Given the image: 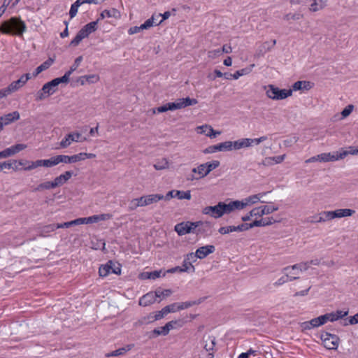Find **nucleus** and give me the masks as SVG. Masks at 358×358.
Instances as JSON below:
<instances>
[{"instance_id": "nucleus-64", "label": "nucleus", "mask_w": 358, "mask_h": 358, "mask_svg": "<svg viewBox=\"0 0 358 358\" xmlns=\"http://www.w3.org/2000/svg\"><path fill=\"white\" fill-rule=\"evenodd\" d=\"M45 98V85H43L41 89L36 94V100L41 101Z\"/></svg>"}, {"instance_id": "nucleus-45", "label": "nucleus", "mask_w": 358, "mask_h": 358, "mask_svg": "<svg viewBox=\"0 0 358 358\" xmlns=\"http://www.w3.org/2000/svg\"><path fill=\"white\" fill-rule=\"evenodd\" d=\"M348 155V151H343L341 152L337 153L336 155H331V153H329V162H334V161H336V160H338L341 159H343Z\"/></svg>"}, {"instance_id": "nucleus-2", "label": "nucleus", "mask_w": 358, "mask_h": 358, "mask_svg": "<svg viewBox=\"0 0 358 358\" xmlns=\"http://www.w3.org/2000/svg\"><path fill=\"white\" fill-rule=\"evenodd\" d=\"M266 96L273 100H282L292 94V90H280L273 85L265 86Z\"/></svg>"}, {"instance_id": "nucleus-53", "label": "nucleus", "mask_w": 358, "mask_h": 358, "mask_svg": "<svg viewBox=\"0 0 358 358\" xmlns=\"http://www.w3.org/2000/svg\"><path fill=\"white\" fill-rule=\"evenodd\" d=\"M311 327L313 328L319 327L323 325V321H322L320 316L310 320Z\"/></svg>"}, {"instance_id": "nucleus-35", "label": "nucleus", "mask_w": 358, "mask_h": 358, "mask_svg": "<svg viewBox=\"0 0 358 358\" xmlns=\"http://www.w3.org/2000/svg\"><path fill=\"white\" fill-rule=\"evenodd\" d=\"M201 302V300H198V301H190L178 303V306L177 309H178V310L180 311V310H182L184 309L189 308L193 306L198 305Z\"/></svg>"}, {"instance_id": "nucleus-59", "label": "nucleus", "mask_w": 358, "mask_h": 358, "mask_svg": "<svg viewBox=\"0 0 358 358\" xmlns=\"http://www.w3.org/2000/svg\"><path fill=\"white\" fill-rule=\"evenodd\" d=\"M354 106L353 105L347 106L341 112V115L343 117H348L353 110Z\"/></svg>"}, {"instance_id": "nucleus-19", "label": "nucleus", "mask_w": 358, "mask_h": 358, "mask_svg": "<svg viewBox=\"0 0 358 358\" xmlns=\"http://www.w3.org/2000/svg\"><path fill=\"white\" fill-rule=\"evenodd\" d=\"M327 0H313L309 10L313 13L322 10L327 6Z\"/></svg>"}, {"instance_id": "nucleus-49", "label": "nucleus", "mask_w": 358, "mask_h": 358, "mask_svg": "<svg viewBox=\"0 0 358 358\" xmlns=\"http://www.w3.org/2000/svg\"><path fill=\"white\" fill-rule=\"evenodd\" d=\"M222 210L223 214H229L234 211L233 205L231 201L228 203L222 202Z\"/></svg>"}, {"instance_id": "nucleus-11", "label": "nucleus", "mask_w": 358, "mask_h": 358, "mask_svg": "<svg viewBox=\"0 0 358 358\" xmlns=\"http://www.w3.org/2000/svg\"><path fill=\"white\" fill-rule=\"evenodd\" d=\"M31 78V76L30 73L22 75L18 80L12 82L8 86V91H10L11 92L17 91L22 86H24L27 83V82Z\"/></svg>"}, {"instance_id": "nucleus-44", "label": "nucleus", "mask_w": 358, "mask_h": 358, "mask_svg": "<svg viewBox=\"0 0 358 358\" xmlns=\"http://www.w3.org/2000/svg\"><path fill=\"white\" fill-rule=\"evenodd\" d=\"M117 13V10L115 8H113L112 10H104L100 15V19L103 20L105 17H115Z\"/></svg>"}, {"instance_id": "nucleus-50", "label": "nucleus", "mask_w": 358, "mask_h": 358, "mask_svg": "<svg viewBox=\"0 0 358 358\" xmlns=\"http://www.w3.org/2000/svg\"><path fill=\"white\" fill-rule=\"evenodd\" d=\"M172 293V291L171 289H164V290H162V289H157L155 292V294H156V297H161V296H164V297H167L169 296H170Z\"/></svg>"}, {"instance_id": "nucleus-47", "label": "nucleus", "mask_w": 358, "mask_h": 358, "mask_svg": "<svg viewBox=\"0 0 358 358\" xmlns=\"http://www.w3.org/2000/svg\"><path fill=\"white\" fill-rule=\"evenodd\" d=\"M204 164H206V166L207 169V171L209 173L213 170L215 169L216 168H217L220 164L218 160H213L212 162H206Z\"/></svg>"}, {"instance_id": "nucleus-37", "label": "nucleus", "mask_w": 358, "mask_h": 358, "mask_svg": "<svg viewBox=\"0 0 358 358\" xmlns=\"http://www.w3.org/2000/svg\"><path fill=\"white\" fill-rule=\"evenodd\" d=\"M83 61V56L78 57L75 61L74 63L72 64V66L70 67V69L65 73L66 75L69 78L70 76L73 73V71H75L78 67L80 66L81 62Z\"/></svg>"}, {"instance_id": "nucleus-36", "label": "nucleus", "mask_w": 358, "mask_h": 358, "mask_svg": "<svg viewBox=\"0 0 358 358\" xmlns=\"http://www.w3.org/2000/svg\"><path fill=\"white\" fill-rule=\"evenodd\" d=\"M299 277L298 276H292V275H289L287 273L285 275V276H282L281 278H280L275 283H274V285L275 286H280V285H283L284 283H285L286 282H288V281H292V280H296V279H299Z\"/></svg>"}, {"instance_id": "nucleus-24", "label": "nucleus", "mask_w": 358, "mask_h": 358, "mask_svg": "<svg viewBox=\"0 0 358 358\" xmlns=\"http://www.w3.org/2000/svg\"><path fill=\"white\" fill-rule=\"evenodd\" d=\"M206 164H201L199 166H198L196 168L192 169V171L194 173H197L199 175V177L197 178H192V179H199L203 178L206 177L208 174H209V172L207 171V169L206 166Z\"/></svg>"}, {"instance_id": "nucleus-40", "label": "nucleus", "mask_w": 358, "mask_h": 358, "mask_svg": "<svg viewBox=\"0 0 358 358\" xmlns=\"http://www.w3.org/2000/svg\"><path fill=\"white\" fill-rule=\"evenodd\" d=\"M29 165L24 168V170H31L38 166H45V159H40L36 162L27 163Z\"/></svg>"}, {"instance_id": "nucleus-60", "label": "nucleus", "mask_w": 358, "mask_h": 358, "mask_svg": "<svg viewBox=\"0 0 358 358\" xmlns=\"http://www.w3.org/2000/svg\"><path fill=\"white\" fill-rule=\"evenodd\" d=\"M45 70V62H43L40 66H38L34 71L31 73V78L36 77L40 73Z\"/></svg>"}, {"instance_id": "nucleus-13", "label": "nucleus", "mask_w": 358, "mask_h": 358, "mask_svg": "<svg viewBox=\"0 0 358 358\" xmlns=\"http://www.w3.org/2000/svg\"><path fill=\"white\" fill-rule=\"evenodd\" d=\"M69 80V78L66 74L60 78L53 79L50 82L46 83V93H48L49 95L52 94L55 91V87H56L60 83H67Z\"/></svg>"}, {"instance_id": "nucleus-20", "label": "nucleus", "mask_w": 358, "mask_h": 358, "mask_svg": "<svg viewBox=\"0 0 358 358\" xmlns=\"http://www.w3.org/2000/svg\"><path fill=\"white\" fill-rule=\"evenodd\" d=\"M231 147L232 150L248 148L250 147V141L248 138H241L235 141H231Z\"/></svg>"}, {"instance_id": "nucleus-9", "label": "nucleus", "mask_w": 358, "mask_h": 358, "mask_svg": "<svg viewBox=\"0 0 358 358\" xmlns=\"http://www.w3.org/2000/svg\"><path fill=\"white\" fill-rule=\"evenodd\" d=\"M26 148L27 145L25 144L18 143L6 148L0 152V159L13 156Z\"/></svg>"}, {"instance_id": "nucleus-41", "label": "nucleus", "mask_w": 358, "mask_h": 358, "mask_svg": "<svg viewBox=\"0 0 358 358\" xmlns=\"http://www.w3.org/2000/svg\"><path fill=\"white\" fill-rule=\"evenodd\" d=\"M174 196H176L178 199H187L189 200L192 198L191 193L189 190L187 191H180L176 190V194Z\"/></svg>"}, {"instance_id": "nucleus-15", "label": "nucleus", "mask_w": 358, "mask_h": 358, "mask_svg": "<svg viewBox=\"0 0 358 358\" xmlns=\"http://www.w3.org/2000/svg\"><path fill=\"white\" fill-rule=\"evenodd\" d=\"M112 217V215L109 213H103V214H99V215H94L92 216L83 217L84 219V224H92V223H97L100 221L107 220H110Z\"/></svg>"}, {"instance_id": "nucleus-52", "label": "nucleus", "mask_w": 358, "mask_h": 358, "mask_svg": "<svg viewBox=\"0 0 358 358\" xmlns=\"http://www.w3.org/2000/svg\"><path fill=\"white\" fill-rule=\"evenodd\" d=\"M221 55H222V54L220 52V49L212 50H209L208 52V57L212 59L217 58V57H220Z\"/></svg>"}, {"instance_id": "nucleus-1", "label": "nucleus", "mask_w": 358, "mask_h": 358, "mask_svg": "<svg viewBox=\"0 0 358 358\" xmlns=\"http://www.w3.org/2000/svg\"><path fill=\"white\" fill-rule=\"evenodd\" d=\"M25 30V23L16 17L3 21L0 26V32L4 34L21 36Z\"/></svg>"}, {"instance_id": "nucleus-54", "label": "nucleus", "mask_w": 358, "mask_h": 358, "mask_svg": "<svg viewBox=\"0 0 358 358\" xmlns=\"http://www.w3.org/2000/svg\"><path fill=\"white\" fill-rule=\"evenodd\" d=\"M152 313L155 321L159 320L167 315L164 308L161 310L153 312Z\"/></svg>"}, {"instance_id": "nucleus-33", "label": "nucleus", "mask_w": 358, "mask_h": 358, "mask_svg": "<svg viewBox=\"0 0 358 358\" xmlns=\"http://www.w3.org/2000/svg\"><path fill=\"white\" fill-rule=\"evenodd\" d=\"M27 163L29 162L24 161V160H11L12 166L10 169H13L14 171H19V170H24V168L26 167Z\"/></svg>"}, {"instance_id": "nucleus-46", "label": "nucleus", "mask_w": 358, "mask_h": 358, "mask_svg": "<svg viewBox=\"0 0 358 358\" xmlns=\"http://www.w3.org/2000/svg\"><path fill=\"white\" fill-rule=\"evenodd\" d=\"M97 23H98V20L91 22L87 24L86 25H85L83 27V28L85 29V31H87V32L90 35V34L94 32L96 30Z\"/></svg>"}, {"instance_id": "nucleus-21", "label": "nucleus", "mask_w": 358, "mask_h": 358, "mask_svg": "<svg viewBox=\"0 0 358 358\" xmlns=\"http://www.w3.org/2000/svg\"><path fill=\"white\" fill-rule=\"evenodd\" d=\"M18 119H20V114L17 111L8 113L0 117V120L3 122V126L13 122L15 120H17Z\"/></svg>"}, {"instance_id": "nucleus-18", "label": "nucleus", "mask_w": 358, "mask_h": 358, "mask_svg": "<svg viewBox=\"0 0 358 358\" xmlns=\"http://www.w3.org/2000/svg\"><path fill=\"white\" fill-rule=\"evenodd\" d=\"M99 80V76L97 74H91L80 76L78 78L77 82L80 83L81 85H84L86 83L92 84L96 83Z\"/></svg>"}, {"instance_id": "nucleus-38", "label": "nucleus", "mask_w": 358, "mask_h": 358, "mask_svg": "<svg viewBox=\"0 0 358 358\" xmlns=\"http://www.w3.org/2000/svg\"><path fill=\"white\" fill-rule=\"evenodd\" d=\"M83 1V0H76L71 6L70 10H69V15L71 18L74 17L77 13L78 8L82 5L81 2Z\"/></svg>"}, {"instance_id": "nucleus-25", "label": "nucleus", "mask_w": 358, "mask_h": 358, "mask_svg": "<svg viewBox=\"0 0 358 358\" xmlns=\"http://www.w3.org/2000/svg\"><path fill=\"white\" fill-rule=\"evenodd\" d=\"M310 267L309 263L308 262H301L299 264H296L292 266H286L282 269L283 272L288 271L290 268H292L293 271H300L301 272L303 271H307L308 268Z\"/></svg>"}, {"instance_id": "nucleus-5", "label": "nucleus", "mask_w": 358, "mask_h": 358, "mask_svg": "<svg viewBox=\"0 0 358 358\" xmlns=\"http://www.w3.org/2000/svg\"><path fill=\"white\" fill-rule=\"evenodd\" d=\"M110 273L119 275L121 273V268L119 266H115L113 261L109 260L106 264L101 265L99 273L101 277H106Z\"/></svg>"}, {"instance_id": "nucleus-32", "label": "nucleus", "mask_w": 358, "mask_h": 358, "mask_svg": "<svg viewBox=\"0 0 358 358\" xmlns=\"http://www.w3.org/2000/svg\"><path fill=\"white\" fill-rule=\"evenodd\" d=\"M147 206L158 202L164 199V195L159 194H152L145 195Z\"/></svg>"}, {"instance_id": "nucleus-23", "label": "nucleus", "mask_w": 358, "mask_h": 358, "mask_svg": "<svg viewBox=\"0 0 358 358\" xmlns=\"http://www.w3.org/2000/svg\"><path fill=\"white\" fill-rule=\"evenodd\" d=\"M134 347V344H129L126 346L115 350L110 353L106 354V357H117L124 355L127 352L131 350Z\"/></svg>"}, {"instance_id": "nucleus-22", "label": "nucleus", "mask_w": 358, "mask_h": 358, "mask_svg": "<svg viewBox=\"0 0 358 358\" xmlns=\"http://www.w3.org/2000/svg\"><path fill=\"white\" fill-rule=\"evenodd\" d=\"M264 194H265V193H260V194H257L251 195L250 196H248V197L242 199L243 203L245 204L244 205L245 208L259 202L260 201V199Z\"/></svg>"}, {"instance_id": "nucleus-7", "label": "nucleus", "mask_w": 358, "mask_h": 358, "mask_svg": "<svg viewBox=\"0 0 358 358\" xmlns=\"http://www.w3.org/2000/svg\"><path fill=\"white\" fill-rule=\"evenodd\" d=\"M231 141H224L216 145H210L206 148L203 152L205 154L214 153L216 152H225V151H231Z\"/></svg>"}, {"instance_id": "nucleus-26", "label": "nucleus", "mask_w": 358, "mask_h": 358, "mask_svg": "<svg viewBox=\"0 0 358 358\" xmlns=\"http://www.w3.org/2000/svg\"><path fill=\"white\" fill-rule=\"evenodd\" d=\"M348 315V310H338L336 312L329 313V316L330 317V322H334L339 319H343L345 316Z\"/></svg>"}, {"instance_id": "nucleus-10", "label": "nucleus", "mask_w": 358, "mask_h": 358, "mask_svg": "<svg viewBox=\"0 0 358 358\" xmlns=\"http://www.w3.org/2000/svg\"><path fill=\"white\" fill-rule=\"evenodd\" d=\"M202 213L205 215H210L214 218L221 217L224 215L222 210V202L220 201L214 206L205 207L203 209Z\"/></svg>"}, {"instance_id": "nucleus-42", "label": "nucleus", "mask_w": 358, "mask_h": 358, "mask_svg": "<svg viewBox=\"0 0 358 358\" xmlns=\"http://www.w3.org/2000/svg\"><path fill=\"white\" fill-rule=\"evenodd\" d=\"M168 166H169V162L166 158L162 159L161 160L157 162L154 164V168L156 170H163V169L168 168Z\"/></svg>"}, {"instance_id": "nucleus-28", "label": "nucleus", "mask_w": 358, "mask_h": 358, "mask_svg": "<svg viewBox=\"0 0 358 358\" xmlns=\"http://www.w3.org/2000/svg\"><path fill=\"white\" fill-rule=\"evenodd\" d=\"M155 322V319L153 317V313H150L146 316H144L139 319L137 322L134 323L135 327H141L145 324H148Z\"/></svg>"}, {"instance_id": "nucleus-58", "label": "nucleus", "mask_w": 358, "mask_h": 358, "mask_svg": "<svg viewBox=\"0 0 358 358\" xmlns=\"http://www.w3.org/2000/svg\"><path fill=\"white\" fill-rule=\"evenodd\" d=\"M322 215L326 216L327 220L338 218L336 210L334 211H324L322 213Z\"/></svg>"}, {"instance_id": "nucleus-14", "label": "nucleus", "mask_w": 358, "mask_h": 358, "mask_svg": "<svg viewBox=\"0 0 358 358\" xmlns=\"http://www.w3.org/2000/svg\"><path fill=\"white\" fill-rule=\"evenodd\" d=\"M198 227L195 230L196 234H201L203 236H208L211 235L212 225L208 222H196Z\"/></svg>"}, {"instance_id": "nucleus-17", "label": "nucleus", "mask_w": 358, "mask_h": 358, "mask_svg": "<svg viewBox=\"0 0 358 358\" xmlns=\"http://www.w3.org/2000/svg\"><path fill=\"white\" fill-rule=\"evenodd\" d=\"M156 299L155 292H150L141 297L138 303L140 306L145 307L154 303L156 301Z\"/></svg>"}, {"instance_id": "nucleus-16", "label": "nucleus", "mask_w": 358, "mask_h": 358, "mask_svg": "<svg viewBox=\"0 0 358 358\" xmlns=\"http://www.w3.org/2000/svg\"><path fill=\"white\" fill-rule=\"evenodd\" d=\"M215 250V248L213 245H208L199 248L196 250V255L200 259H204L208 255L213 253Z\"/></svg>"}, {"instance_id": "nucleus-30", "label": "nucleus", "mask_w": 358, "mask_h": 358, "mask_svg": "<svg viewBox=\"0 0 358 358\" xmlns=\"http://www.w3.org/2000/svg\"><path fill=\"white\" fill-rule=\"evenodd\" d=\"M184 324L185 321L183 319H178L169 321L165 325L166 327H168V329L170 331L172 329L181 328L184 325Z\"/></svg>"}, {"instance_id": "nucleus-62", "label": "nucleus", "mask_w": 358, "mask_h": 358, "mask_svg": "<svg viewBox=\"0 0 358 358\" xmlns=\"http://www.w3.org/2000/svg\"><path fill=\"white\" fill-rule=\"evenodd\" d=\"M267 222H265L264 218H262L259 220H255L253 222L250 223L251 228L254 227H265L266 226Z\"/></svg>"}, {"instance_id": "nucleus-12", "label": "nucleus", "mask_w": 358, "mask_h": 358, "mask_svg": "<svg viewBox=\"0 0 358 358\" xmlns=\"http://www.w3.org/2000/svg\"><path fill=\"white\" fill-rule=\"evenodd\" d=\"M278 210V206H262L255 208L250 210V215L262 217L264 215H268Z\"/></svg>"}, {"instance_id": "nucleus-27", "label": "nucleus", "mask_w": 358, "mask_h": 358, "mask_svg": "<svg viewBox=\"0 0 358 358\" xmlns=\"http://www.w3.org/2000/svg\"><path fill=\"white\" fill-rule=\"evenodd\" d=\"M311 88V83L309 81H296L292 85V91H297L301 90H310Z\"/></svg>"}, {"instance_id": "nucleus-57", "label": "nucleus", "mask_w": 358, "mask_h": 358, "mask_svg": "<svg viewBox=\"0 0 358 358\" xmlns=\"http://www.w3.org/2000/svg\"><path fill=\"white\" fill-rule=\"evenodd\" d=\"M184 102L185 107H187L189 106L196 105L198 103V101L196 99H192L189 97L182 98Z\"/></svg>"}, {"instance_id": "nucleus-3", "label": "nucleus", "mask_w": 358, "mask_h": 358, "mask_svg": "<svg viewBox=\"0 0 358 358\" xmlns=\"http://www.w3.org/2000/svg\"><path fill=\"white\" fill-rule=\"evenodd\" d=\"M197 222H182L175 225L174 230L179 236H183L190 233H195V230L198 227Z\"/></svg>"}, {"instance_id": "nucleus-31", "label": "nucleus", "mask_w": 358, "mask_h": 358, "mask_svg": "<svg viewBox=\"0 0 358 358\" xmlns=\"http://www.w3.org/2000/svg\"><path fill=\"white\" fill-rule=\"evenodd\" d=\"M169 333V331L168 329V327H166V325H164V327H162L160 328H156L153 329L151 332L152 334L150 336V338H151L161 335L167 336Z\"/></svg>"}, {"instance_id": "nucleus-63", "label": "nucleus", "mask_w": 358, "mask_h": 358, "mask_svg": "<svg viewBox=\"0 0 358 358\" xmlns=\"http://www.w3.org/2000/svg\"><path fill=\"white\" fill-rule=\"evenodd\" d=\"M210 339V343H206L204 345V348L206 351H211L214 349V347L215 346V338L214 337L209 338Z\"/></svg>"}, {"instance_id": "nucleus-34", "label": "nucleus", "mask_w": 358, "mask_h": 358, "mask_svg": "<svg viewBox=\"0 0 358 358\" xmlns=\"http://www.w3.org/2000/svg\"><path fill=\"white\" fill-rule=\"evenodd\" d=\"M80 161H82L81 152L72 156L64 155V164H73Z\"/></svg>"}, {"instance_id": "nucleus-6", "label": "nucleus", "mask_w": 358, "mask_h": 358, "mask_svg": "<svg viewBox=\"0 0 358 358\" xmlns=\"http://www.w3.org/2000/svg\"><path fill=\"white\" fill-rule=\"evenodd\" d=\"M73 172L67 171L60 176L56 177L53 181L46 182V189L55 188L66 183L72 176Z\"/></svg>"}, {"instance_id": "nucleus-4", "label": "nucleus", "mask_w": 358, "mask_h": 358, "mask_svg": "<svg viewBox=\"0 0 358 358\" xmlns=\"http://www.w3.org/2000/svg\"><path fill=\"white\" fill-rule=\"evenodd\" d=\"M324 346L329 350H336L338 346L339 338L335 334L324 332L321 335Z\"/></svg>"}, {"instance_id": "nucleus-61", "label": "nucleus", "mask_w": 358, "mask_h": 358, "mask_svg": "<svg viewBox=\"0 0 358 358\" xmlns=\"http://www.w3.org/2000/svg\"><path fill=\"white\" fill-rule=\"evenodd\" d=\"M267 136H263L257 138H249V141H250V146L252 145L253 143L255 145H259L260 143L267 140Z\"/></svg>"}, {"instance_id": "nucleus-43", "label": "nucleus", "mask_w": 358, "mask_h": 358, "mask_svg": "<svg viewBox=\"0 0 358 358\" xmlns=\"http://www.w3.org/2000/svg\"><path fill=\"white\" fill-rule=\"evenodd\" d=\"M181 270L182 272H194L195 268L192 262L185 259L182 262V266H181Z\"/></svg>"}, {"instance_id": "nucleus-56", "label": "nucleus", "mask_w": 358, "mask_h": 358, "mask_svg": "<svg viewBox=\"0 0 358 358\" xmlns=\"http://www.w3.org/2000/svg\"><path fill=\"white\" fill-rule=\"evenodd\" d=\"M231 203L233 205L234 210H242V209L245 208V206H244L245 204L243 203V200H241V201H239V200L231 201Z\"/></svg>"}, {"instance_id": "nucleus-39", "label": "nucleus", "mask_w": 358, "mask_h": 358, "mask_svg": "<svg viewBox=\"0 0 358 358\" xmlns=\"http://www.w3.org/2000/svg\"><path fill=\"white\" fill-rule=\"evenodd\" d=\"M337 212V217H349L352 215L355 211L352 209L345 208V209H338L336 210Z\"/></svg>"}, {"instance_id": "nucleus-48", "label": "nucleus", "mask_w": 358, "mask_h": 358, "mask_svg": "<svg viewBox=\"0 0 358 358\" xmlns=\"http://www.w3.org/2000/svg\"><path fill=\"white\" fill-rule=\"evenodd\" d=\"M178 306V303H171L170 305H168V306L164 307L163 308L164 309L166 314H168L170 313H176L177 311H179L178 309H177Z\"/></svg>"}, {"instance_id": "nucleus-8", "label": "nucleus", "mask_w": 358, "mask_h": 358, "mask_svg": "<svg viewBox=\"0 0 358 358\" xmlns=\"http://www.w3.org/2000/svg\"><path fill=\"white\" fill-rule=\"evenodd\" d=\"M85 140L86 138H83L82 135L78 132L69 133L62 140L60 146L63 148H66L73 142H83Z\"/></svg>"}, {"instance_id": "nucleus-51", "label": "nucleus", "mask_w": 358, "mask_h": 358, "mask_svg": "<svg viewBox=\"0 0 358 358\" xmlns=\"http://www.w3.org/2000/svg\"><path fill=\"white\" fill-rule=\"evenodd\" d=\"M303 17V15L300 13H288L284 16V20L289 21V20H298Z\"/></svg>"}, {"instance_id": "nucleus-55", "label": "nucleus", "mask_w": 358, "mask_h": 358, "mask_svg": "<svg viewBox=\"0 0 358 358\" xmlns=\"http://www.w3.org/2000/svg\"><path fill=\"white\" fill-rule=\"evenodd\" d=\"M248 73H249V71L247 69H243L241 70H238L234 73H233V79L237 80L241 76L246 75Z\"/></svg>"}, {"instance_id": "nucleus-29", "label": "nucleus", "mask_w": 358, "mask_h": 358, "mask_svg": "<svg viewBox=\"0 0 358 358\" xmlns=\"http://www.w3.org/2000/svg\"><path fill=\"white\" fill-rule=\"evenodd\" d=\"M61 162L64 163V155L53 156L46 159V167H51Z\"/></svg>"}]
</instances>
